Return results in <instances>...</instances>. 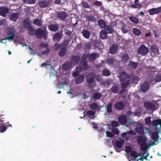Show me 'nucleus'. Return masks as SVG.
<instances>
[{
	"label": "nucleus",
	"instance_id": "obj_50",
	"mask_svg": "<svg viewBox=\"0 0 161 161\" xmlns=\"http://www.w3.org/2000/svg\"><path fill=\"white\" fill-rule=\"evenodd\" d=\"M129 19L131 21L136 24H137L139 22V21L138 19L135 17H129Z\"/></svg>",
	"mask_w": 161,
	"mask_h": 161
},
{
	"label": "nucleus",
	"instance_id": "obj_26",
	"mask_svg": "<svg viewBox=\"0 0 161 161\" xmlns=\"http://www.w3.org/2000/svg\"><path fill=\"white\" fill-rule=\"evenodd\" d=\"M152 137L153 140L154 141L157 140L159 138L158 133L157 131H154L152 134Z\"/></svg>",
	"mask_w": 161,
	"mask_h": 161
},
{
	"label": "nucleus",
	"instance_id": "obj_56",
	"mask_svg": "<svg viewBox=\"0 0 161 161\" xmlns=\"http://www.w3.org/2000/svg\"><path fill=\"white\" fill-rule=\"evenodd\" d=\"M146 123L147 125H150L151 124V120L150 117H147L145 119Z\"/></svg>",
	"mask_w": 161,
	"mask_h": 161
},
{
	"label": "nucleus",
	"instance_id": "obj_37",
	"mask_svg": "<svg viewBox=\"0 0 161 161\" xmlns=\"http://www.w3.org/2000/svg\"><path fill=\"white\" fill-rule=\"evenodd\" d=\"M90 108L92 110L97 109L98 108V104L97 103H93L90 105Z\"/></svg>",
	"mask_w": 161,
	"mask_h": 161
},
{
	"label": "nucleus",
	"instance_id": "obj_13",
	"mask_svg": "<svg viewBox=\"0 0 161 161\" xmlns=\"http://www.w3.org/2000/svg\"><path fill=\"white\" fill-rule=\"evenodd\" d=\"M150 48L152 52L155 55H158L159 54L158 48L155 45H151Z\"/></svg>",
	"mask_w": 161,
	"mask_h": 161
},
{
	"label": "nucleus",
	"instance_id": "obj_18",
	"mask_svg": "<svg viewBox=\"0 0 161 161\" xmlns=\"http://www.w3.org/2000/svg\"><path fill=\"white\" fill-rule=\"evenodd\" d=\"M89 55V54H88ZM98 56L97 54L93 53H92L89 56L88 55V60L89 62H92L95 60Z\"/></svg>",
	"mask_w": 161,
	"mask_h": 161
},
{
	"label": "nucleus",
	"instance_id": "obj_55",
	"mask_svg": "<svg viewBox=\"0 0 161 161\" xmlns=\"http://www.w3.org/2000/svg\"><path fill=\"white\" fill-rule=\"evenodd\" d=\"M35 0H25V2L27 4H31L35 3Z\"/></svg>",
	"mask_w": 161,
	"mask_h": 161
},
{
	"label": "nucleus",
	"instance_id": "obj_21",
	"mask_svg": "<svg viewBox=\"0 0 161 161\" xmlns=\"http://www.w3.org/2000/svg\"><path fill=\"white\" fill-rule=\"evenodd\" d=\"M121 60L123 63L125 64L129 59V56L126 53L122 54L121 56Z\"/></svg>",
	"mask_w": 161,
	"mask_h": 161
},
{
	"label": "nucleus",
	"instance_id": "obj_19",
	"mask_svg": "<svg viewBox=\"0 0 161 161\" xmlns=\"http://www.w3.org/2000/svg\"><path fill=\"white\" fill-rule=\"evenodd\" d=\"M14 36V30L12 29L9 31L8 36L5 39L13 40Z\"/></svg>",
	"mask_w": 161,
	"mask_h": 161
},
{
	"label": "nucleus",
	"instance_id": "obj_34",
	"mask_svg": "<svg viewBox=\"0 0 161 161\" xmlns=\"http://www.w3.org/2000/svg\"><path fill=\"white\" fill-rule=\"evenodd\" d=\"M140 145V148L142 151H146L147 150L148 146L146 143H143Z\"/></svg>",
	"mask_w": 161,
	"mask_h": 161
},
{
	"label": "nucleus",
	"instance_id": "obj_16",
	"mask_svg": "<svg viewBox=\"0 0 161 161\" xmlns=\"http://www.w3.org/2000/svg\"><path fill=\"white\" fill-rule=\"evenodd\" d=\"M84 76L83 75L78 76L75 80V83L77 84L82 83L84 81Z\"/></svg>",
	"mask_w": 161,
	"mask_h": 161
},
{
	"label": "nucleus",
	"instance_id": "obj_49",
	"mask_svg": "<svg viewBox=\"0 0 161 161\" xmlns=\"http://www.w3.org/2000/svg\"><path fill=\"white\" fill-rule=\"evenodd\" d=\"M106 62L107 64L112 65L114 64V60L112 58H108L106 60Z\"/></svg>",
	"mask_w": 161,
	"mask_h": 161
},
{
	"label": "nucleus",
	"instance_id": "obj_10",
	"mask_svg": "<svg viewBox=\"0 0 161 161\" xmlns=\"http://www.w3.org/2000/svg\"><path fill=\"white\" fill-rule=\"evenodd\" d=\"M9 13V9L8 8L5 7H0V15L5 17L6 14Z\"/></svg>",
	"mask_w": 161,
	"mask_h": 161
},
{
	"label": "nucleus",
	"instance_id": "obj_45",
	"mask_svg": "<svg viewBox=\"0 0 161 161\" xmlns=\"http://www.w3.org/2000/svg\"><path fill=\"white\" fill-rule=\"evenodd\" d=\"M102 97V95L101 94L97 92L95 93L93 96V98L95 100H98L100 99Z\"/></svg>",
	"mask_w": 161,
	"mask_h": 161
},
{
	"label": "nucleus",
	"instance_id": "obj_1",
	"mask_svg": "<svg viewBox=\"0 0 161 161\" xmlns=\"http://www.w3.org/2000/svg\"><path fill=\"white\" fill-rule=\"evenodd\" d=\"M97 75L95 73L91 72L86 75V79L88 86L90 88L94 87L96 85L95 79Z\"/></svg>",
	"mask_w": 161,
	"mask_h": 161
},
{
	"label": "nucleus",
	"instance_id": "obj_24",
	"mask_svg": "<svg viewBox=\"0 0 161 161\" xmlns=\"http://www.w3.org/2000/svg\"><path fill=\"white\" fill-rule=\"evenodd\" d=\"M31 21L29 19H27L24 21V25L25 27L30 29L31 28Z\"/></svg>",
	"mask_w": 161,
	"mask_h": 161
},
{
	"label": "nucleus",
	"instance_id": "obj_15",
	"mask_svg": "<svg viewBox=\"0 0 161 161\" xmlns=\"http://www.w3.org/2000/svg\"><path fill=\"white\" fill-rule=\"evenodd\" d=\"M118 120L121 124H125L127 122V118L124 115H121L119 116L118 118Z\"/></svg>",
	"mask_w": 161,
	"mask_h": 161
},
{
	"label": "nucleus",
	"instance_id": "obj_14",
	"mask_svg": "<svg viewBox=\"0 0 161 161\" xmlns=\"http://www.w3.org/2000/svg\"><path fill=\"white\" fill-rule=\"evenodd\" d=\"M118 49V46L116 44H113L110 48L109 53L111 54H114L115 53Z\"/></svg>",
	"mask_w": 161,
	"mask_h": 161
},
{
	"label": "nucleus",
	"instance_id": "obj_39",
	"mask_svg": "<svg viewBox=\"0 0 161 161\" xmlns=\"http://www.w3.org/2000/svg\"><path fill=\"white\" fill-rule=\"evenodd\" d=\"M62 37V34L60 33H56L53 36V39L54 40H59L61 39Z\"/></svg>",
	"mask_w": 161,
	"mask_h": 161
},
{
	"label": "nucleus",
	"instance_id": "obj_27",
	"mask_svg": "<svg viewBox=\"0 0 161 161\" xmlns=\"http://www.w3.org/2000/svg\"><path fill=\"white\" fill-rule=\"evenodd\" d=\"M112 104L111 103H109L107 106H105V108L107 110V112L110 113L112 112Z\"/></svg>",
	"mask_w": 161,
	"mask_h": 161
},
{
	"label": "nucleus",
	"instance_id": "obj_23",
	"mask_svg": "<svg viewBox=\"0 0 161 161\" xmlns=\"http://www.w3.org/2000/svg\"><path fill=\"white\" fill-rule=\"evenodd\" d=\"M71 62H67L63 65V69L64 70H67L71 66Z\"/></svg>",
	"mask_w": 161,
	"mask_h": 161
},
{
	"label": "nucleus",
	"instance_id": "obj_29",
	"mask_svg": "<svg viewBox=\"0 0 161 161\" xmlns=\"http://www.w3.org/2000/svg\"><path fill=\"white\" fill-rule=\"evenodd\" d=\"M140 79L137 76H133L131 79V83L132 84H137Z\"/></svg>",
	"mask_w": 161,
	"mask_h": 161
},
{
	"label": "nucleus",
	"instance_id": "obj_3",
	"mask_svg": "<svg viewBox=\"0 0 161 161\" xmlns=\"http://www.w3.org/2000/svg\"><path fill=\"white\" fill-rule=\"evenodd\" d=\"M48 33L46 31V28L44 30H42L39 29L37 30L36 34V36L38 38L43 37L44 39H47Z\"/></svg>",
	"mask_w": 161,
	"mask_h": 161
},
{
	"label": "nucleus",
	"instance_id": "obj_32",
	"mask_svg": "<svg viewBox=\"0 0 161 161\" xmlns=\"http://www.w3.org/2000/svg\"><path fill=\"white\" fill-rule=\"evenodd\" d=\"M132 32L135 35L137 36H139L141 33L140 30L136 28H133Z\"/></svg>",
	"mask_w": 161,
	"mask_h": 161
},
{
	"label": "nucleus",
	"instance_id": "obj_25",
	"mask_svg": "<svg viewBox=\"0 0 161 161\" xmlns=\"http://www.w3.org/2000/svg\"><path fill=\"white\" fill-rule=\"evenodd\" d=\"M18 18V13H15L11 14L10 15L9 18L10 20L16 21Z\"/></svg>",
	"mask_w": 161,
	"mask_h": 161
},
{
	"label": "nucleus",
	"instance_id": "obj_59",
	"mask_svg": "<svg viewBox=\"0 0 161 161\" xmlns=\"http://www.w3.org/2000/svg\"><path fill=\"white\" fill-rule=\"evenodd\" d=\"M87 114L88 115H90L91 116H94L95 115V113L94 111L92 110H90L87 112Z\"/></svg>",
	"mask_w": 161,
	"mask_h": 161
},
{
	"label": "nucleus",
	"instance_id": "obj_40",
	"mask_svg": "<svg viewBox=\"0 0 161 161\" xmlns=\"http://www.w3.org/2000/svg\"><path fill=\"white\" fill-rule=\"evenodd\" d=\"M34 24L37 26H40L42 24V22L41 20L39 19H36L33 21Z\"/></svg>",
	"mask_w": 161,
	"mask_h": 161
},
{
	"label": "nucleus",
	"instance_id": "obj_36",
	"mask_svg": "<svg viewBox=\"0 0 161 161\" xmlns=\"http://www.w3.org/2000/svg\"><path fill=\"white\" fill-rule=\"evenodd\" d=\"M138 63L137 62L130 61L129 63V66L133 69H135L137 66Z\"/></svg>",
	"mask_w": 161,
	"mask_h": 161
},
{
	"label": "nucleus",
	"instance_id": "obj_41",
	"mask_svg": "<svg viewBox=\"0 0 161 161\" xmlns=\"http://www.w3.org/2000/svg\"><path fill=\"white\" fill-rule=\"evenodd\" d=\"M102 74L104 76H108L110 75V72L108 69H104L102 71Z\"/></svg>",
	"mask_w": 161,
	"mask_h": 161
},
{
	"label": "nucleus",
	"instance_id": "obj_54",
	"mask_svg": "<svg viewBox=\"0 0 161 161\" xmlns=\"http://www.w3.org/2000/svg\"><path fill=\"white\" fill-rule=\"evenodd\" d=\"M112 131L115 135H118L119 132L118 129L115 128H113L112 129Z\"/></svg>",
	"mask_w": 161,
	"mask_h": 161
},
{
	"label": "nucleus",
	"instance_id": "obj_30",
	"mask_svg": "<svg viewBox=\"0 0 161 161\" xmlns=\"http://www.w3.org/2000/svg\"><path fill=\"white\" fill-rule=\"evenodd\" d=\"M49 29L51 31H56L58 30V26L56 25H51L49 26Z\"/></svg>",
	"mask_w": 161,
	"mask_h": 161
},
{
	"label": "nucleus",
	"instance_id": "obj_62",
	"mask_svg": "<svg viewBox=\"0 0 161 161\" xmlns=\"http://www.w3.org/2000/svg\"><path fill=\"white\" fill-rule=\"evenodd\" d=\"M81 5L82 6L85 8H88L89 7V5L86 2H83L81 3Z\"/></svg>",
	"mask_w": 161,
	"mask_h": 161
},
{
	"label": "nucleus",
	"instance_id": "obj_47",
	"mask_svg": "<svg viewBox=\"0 0 161 161\" xmlns=\"http://www.w3.org/2000/svg\"><path fill=\"white\" fill-rule=\"evenodd\" d=\"M119 125V123L117 121H112L111 124V126L113 128L118 127Z\"/></svg>",
	"mask_w": 161,
	"mask_h": 161
},
{
	"label": "nucleus",
	"instance_id": "obj_17",
	"mask_svg": "<svg viewBox=\"0 0 161 161\" xmlns=\"http://www.w3.org/2000/svg\"><path fill=\"white\" fill-rule=\"evenodd\" d=\"M50 4V2L47 0L42 1L39 3V5L41 8H45L47 6Z\"/></svg>",
	"mask_w": 161,
	"mask_h": 161
},
{
	"label": "nucleus",
	"instance_id": "obj_44",
	"mask_svg": "<svg viewBox=\"0 0 161 161\" xmlns=\"http://www.w3.org/2000/svg\"><path fill=\"white\" fill-rule=\"evenodd\" d=\"M154 79L155 82H159L161 81V75H155Z\"/></svg>",
	"mask_w": 161,
	"mask_h": 161
},
{
	"label": "nucleus",
	"instance_id": "obj_51",
	"mask_svg": "<svg viewBox=\"0 0 161 161\" xmlns=\"http://www.w3.org/2000/svg\"><path fill=\"white\" fill-rule=\"evenodd\" d=\"M98 24L102 28H104L105 26H106V23L103 20H99L98 21Z\"/></svg>",
	"mask_w": 161,
	"mask_h": 161
},
{
	"label": "nucleus",
	"instance_id": "obj_48",
	"mask_svg": "<svg viewBox=\"0 0 161 161\" xmlns=\"http://www.w3.org/2000/svg\"><path fill=\"white\" fill-rule=\"evenodd\" d=\"M100 36L101 38L104 39L106 38V33L103 30H102L100 32Z\"/></svg>",
	"mask_w": 161,
	"mask_h": 161
},
{
	"label": "nucleus",
	"instance_id": "obj_6",
	"mask_svg": "<svg viewBox=\"0 0 161 161\" xmlns=\"http://www.w3.org/2000/svg\"><path fill=\"white\" fill-rule=\"evenodd\" d=\"M114 107L117 110H122L124 109L125 105L123 102L119 101L115 104Z\"/></svg>",
	"mask_w": 161,
	"mask_h": 161
},
{
	"label": "nucleus",
	"instance_id": "obj_33",
	"mask_svg": "<svg viewBox=\"0 0 161 161\" xmlns=\"http://www.w3.org/2000/svg\"><path fill=\"white\" fill-rule=\"evenodd\" d=\"M129 80L122 82L121 84V87L123 89H125L130 83Z\"/></svg>",
	"mask_w": 161,
	"mask_h": 161
},
{
	"label": "nucleus",
	"instance_id": "obj_7",
	"mask_svg": "<svg viewBox=\"0 0 161 161\" xmlns=\"http://www.w3.org/2000/svg\"><path fill=\"white\" fill-rule=\"evenodd\" d=\"M148 12L150 15H153L161 13V7L149 9Z\"/></svg>",
	"mask_w": 161,
	"mask_h": 161
},
{
	"label": "nucleus",
	"instance_id": "obj_12",
	"mask_svg": "<svg viewBox=\"0 0 161 161\" xmlns=\"http://www.w3.org/2000/svg\"><path fill=\"white\" fill-rule=\"evenodd\" d=\"M136 131L139 134H143L144 133L143 126L142 125H138L135 129Z\"/></svg>",
	"mask_w": 161,
	"mask_h": 161
},
{
	"label": "nucleus",
	"instance_id": "obj_43",
	"mask_svg": "<svg viewBox=\"0 0 161 161\" xmlns=\"http://www.w3.org/2000/svg\"><path fill=\"white\" fill-rule=\"evenodd\" d=\"M160 119H156L153 120L152 122V125L155 126V129H157V126L159 125Z\"/></svg>",
	"mask_w": 161,
	"mask_h": 161
},
{
	"label": "nucleus",
	"instance_id": "obj_35",
	"mask_svg": "<svg viewBox=\"0 0 161 161\" xmlns=\"http://www.w3.org/2000/svg\"><path fill=\"white\" fill-rule=\"evenodd\" d=\"M82 34L83 36L86 38H88L90 36V33L88 31L84 30L82 31Z\"/></svg>",
	"mask_w": 161,
	"mask_h": 161
},
{
	"label": "nucleus",
	"instance_id": "obj_52",
	"mask_svg": "<svg viewBox=\"0 0 161 161\" xmlns=\"http://www.w3.org/2000/svg\"><path fill=\"white\" fill-rule=\"evenodd\" d=\"M61 45L56 44L54 45V50L55 51H57L59 50L60 48H61Z\"/></svg>",
	"mask_w": 161,
	"mask_h": 161
},
{
	"label": "nucleus",
	"instance_id": "obj_5",
	"mask_svg": "<svg viewBox=\"0 0 161 161\" xmlns=\"http://www.w3.org/2000/svg\"><path fill=\"white\" fill-rule=\"evenodd\" d=\"M148 52V48L143 45H141L137 50V53L142 56L146 55Z\"/></svg>",
	"mask_w": 161,
	"mask_h": 161
},
{
	"label": "nucleus",
	"instance_id": "obj_31",
	"mask_svg": "<svg viewBox=\"0 0 161 161\" xmlns=\"http://www.w3.org/2000/svg\"><path fill=\"white\" fill-rule=\"evenodd\" d=\"M66 53V48L65 47L62 48L59 52L58 55L60 57L64 56Z\"/></svg>",
	"mask_w": 161,
	"mask_h": 161
},
{
	"label": "nucleus",
	"instance_id": "obj_53",
	"mask_svg": "<svg viewBox=\"0 0 161 161\" xmlns=\"http://www.w3.org/2000/svg\"><path fill=\"white\" fill-rule=\"evenodd\" d=\"M156 68L154 67L150 66L148 68V71L150 72H154L156 71Z\"/></svg>",
	"mask_w": 161,
	"mask_h": 161
},
{
	"label": "nucleus",
	"instance_id": "obj_46",
	"mask_svg": "<svg viewBox=\"0 0 161 161\" xmlns=\"http://www.w3.org/2000/svg\"><path fill=\"white\" fill-rule=\"evenodd\" d=\"M115 145L118 148H121L122 147V143L120 141H117L115 142Z\"/></svg>",
	"mask_w": 161,
	"mask_h": 161
},
{
	"label": "nucleus",
	"instance_id": "obj_9",
	"mask_svg": "<svg viewBox=\"0 0 161 161\" xmlns=\"http://www.w3.org/2000/svg\"><path fill=\"white\" fill-rule=\"evenodd\" d=\"M144 106L147 109L151 110L155 109L156 107L155 104L149 102H144Z\"/></svg>",
	"mask_w": 161,
	"mask_h": 161
},
{
	"label": "nucleus",
	"instance_id": "obj_57",
	"mask_svg": "<svg viewBox=\"0 0 161 161\" xmlns=\"http://www.w3.org/2000/svg\"><path fill=\"white\" fill-rule=\"evenodd\" d=\"M132 148L130 146H127L125 147V151L127 153H129L131 152L132 150Z\"/></svg>",
	"mask_w": 161,
	"mask_h": 161
},
{
	"label": "nucleus",
	"instance_id": "obj_8",
	"mask_svg": "<svg viewBox=\"0 0 161 161\" xmlns=\"http://www.w3.org/2000/svg\"><path fill=\"white\" fill-rule=\"evenodd\" d=\"M149 83L145 82L142 84L140 86V90L141 92H145L148 91L149 88Z\"/></svg>",
	"mask_w": 161,
	"mask_h": 161
},
{
	"label": "nucleus",
	"instance_id": "obj_58",
	"mask_svg": "<svg viewBox=\"0 0 161 161\" xmlns=\"http://www.w3.org/2000/svg\"><path fill=\"white\" fill-rule=\"evenodd\" d=\"M87 19L88 21L95 22L96 21V19L94 18L92 16H89L87 17Z\"/></svg>",
	"mask_w": 161,
	"mask_h": 161
},
{
	"label": "nucleus",
	"instance_id": "obj_2",
	"mask_svg": "<svg viewBox=\"0 0 161 161\" xmlns=\"http://www.w3.org/2000/svg\"><path fill=\"white\" fill-rule=\"evenodd\" d=\"M88 57V54H85L83 55L80 63V64L79 67L78 68L80 69L81 70H85L88 69V67L87 66L86 60V59Z\"/></svg>",
	"mask_w": 161,
	"mask_h": 161
},
{
	"label": "nucleus",
	"instance_id": "obj_42",
	"mask_svg": "<svg viewBox=\"0 0 161 161\" xmlns=\"http://www.w3.org/2000/svg\"><path fill=\"white\" fill-rule=\"evenodd\" d=\"M104 29L107 33H112L113 32V30L112 28L108 26H106L105 27Z\"/></svg>",
	"mask_w": 161,
	"mask_h": 161
},
{
	"label": "nucleus",
	"instance_id": "obj_4",
	"mask_svg": "<svg viewBox=\"0 0 161 161\" xmlns=\"http://www.w3.org/2000/svg\"><path fill=\"white\" fill-rule=\"evenodd\" d=\"M131 77L129 75L127 74L125 71H123L120 73L119 75V78L120 81L123 82L126 81H128L130 80Z\"/></svg>",
	"mask_w": 161,
	"mask_h": 161
},
{
	"label": "nucleus",
	"instance_id": "obj_61",
	"mask_svg": "<svg viewBox=\"0 0 161 161\" xmlns=\"http://www.w3.org/2000/svg\"><path fill=\"white\" fill-rule=\"evenodd\" d=\"M107 136L109 137H112L114 136V135L111 132L108 131H107L106 132Z\"/></svg>",
	"mask_w": 161,
	"mask_h": 161
},
{
	"label": "nucleus",
	"instance_id": "obj_63",
	"mask_svg": "<svg viewBox=\"0 0 161 161\" xmlns=\"http://www.w3.org/2000/svg\"><path fill=\"white\" fill-rule=\"evenodd\" d=\"M136 152L135 151H132L130 153L131 156L132 157L136 158Z\"/></svg>",
	"mask_w": 161,
	"mask_h": 161
},
{
	"label": "nucleus",
	"instance_id": "obj_60",
	"mask_svg": "<svg viewBox=\"0 0 161 161\" xmlns=\"http://www.w3.org/2000/svg\"><path fill=\"white\" fill-rule=\"evenodd\" d=\"M7 130V127L5 126H3L0 128V132H3Z\"/></svg>",
	"mask_w": 161,
	"mask_h": 161
},
{
	"label": "nucleus",
	"instance_id": "obj_38",
	"mask_svg": "<svg viewBox=\"0 0 161 161\" xmlns=\"http://www.w3.org/2000/svg\"><path fill=\"white\" fill-rule=\"evenodd\" d=\"M58 17L61 19H65L67 16V14L64 12L58 13Z\"/></svg>",
	"mask_w": 161,
	"mask_h": 161
},
{
	"label": "nucleus",
	"instance_id": "obj_64",
	"mask_svg": "<svg viewBox=\"0 0 161 161\" xmlns=\"http://www.w3.org/2000/svg\"><path fill=\"white\" fill-rule=\"evenodd\" d=\"M50 51V49L47 48L46 51H42V53L43 54H47Z\"/></svg>",
	"mask_w": 161,
	"mask_h": 161
},
{
	"label": "nucleus",
	"instance_id": "obj_20",
	"mask_svg": "<svg viewBox=\"0 0 161 161\" xmlns=\"http://www.w3.org/2000/svg\"><path fill=\"white\" fill-rule=\"evenodd\" d=\"M137 142L139 144H140L143 143H146V141L145 138H144L143 136H139L137 137Z\"/></svg>",
	"mask_w": 161,
	"mask_h": 161
},
{
	"label": "nucleus",
	"instance_id": "obj_11",
	"mask_svg": "<svg viewBox=\"0 0 161 161\" xmlns=\"http://www.w3.org/2000/svg\"><path fill=\"white\" fill-rule=\"evenodd\" d=\"M80 57L79 55L74 56L72 57L71 62L73 65H76L79 62Z\"/></svg>",
	"mask_w": 161,
	"mask_h": 161
},
{
	"label": "nucleus",
	"instance_id": "obj_22",
	"mask_svg": "<svg viewBox=\"0 0 161 161\" xmlns=\"http://www.w3.org/2000/svg\"><path fill=\"white\" fill-rule=\"evenodd\" d=\"M110 90L114 94H117L119 91V87L116 85H113Z\"/></svg>",
	"mask_w": 161,
	"mask_h": 161
},
{
	"label": "nucleus",
	"instance_id": "obj_28",
	"mask_svg": "<svg viewBox=\"0 0 161 161\" xmlns=\"http://www.w3.org/2000/svg\"><path fill=\"white\" fill-rule=\"evenodd\" d=\"M134 4H132L131 6V7L135 8H138L142 7L141 4H138V0H135L134 2Z\"/></svg>",
	"mask_w": 161,
	"mask_h": 161
}]
</instances>
